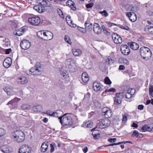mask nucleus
Instances as JSON below:
<instances>
[{"label":"nucleus","mask_w":153,"mask_h":153,"mask_svg":"<svg viewBox=\"0 0 153 153\" xmlns=\"http://www.w3.org/2000/svg\"><path fill=\"white\" fill-rule=\"evenodd\" d=\"M71 115L69 113H66L62 116V117H59V119L60 122L63 126L66 125H71L73 123Z\"/></svg>","instance_id":"obj_1"},{"label":"nucleus","mask_w":153,"mask_h":153,"mask_svg":"<svg viewBox=\"0 0 153 153\" xmlns=\"http://www.w3.org/2000/svg\"><path fill=\"white\" fill-rule=\"evenodd\" d=\"M41 64L40 62H37L35 65L27 72V74L32 75H37L41 71Z\"/></svg>","instance_id":"obj_2"},{"label":"nucleus","mask_w":153,"mask_h":153,"mask_svg":"<svg viewBox=\"0 0 153 153\" xmlns=\"http://www.w3.org/2000/svg\"><path fill=\"white\" fill-rule=\"evenodd\" d=\"M140 54L143 59H148L151 57L152 53L150 49L145 47L140 48L139 50Z\"/></svg>","instance_id":"obj_3"},{"label":"nucleus","mask_w":153,"mask_h":153,"mask_svg":"<svg viewBox=\"0 0 153 153\" xmlns=\"http://www.w3.org/2000/svg\"><path fill=\"white\" fill-rule=\"evenodd\" d=\"M13 135L17 142L20 143L25 140V136L24 133L21 130H18L14 131Z\"/></svg>","instance_id":"obj_4"},{"label":"nucleus","mask_w":153,"mask_h":153,"mask_svg":"<svg viewBox=\"0 0 153 153\" xmlns=\"http://www.w3.org/2000/svg\"><path fill=\"white\" fill-rule=\"evenodd\" d=\"M66 66L68 67L69 71L74 72L76 71L77 68L76 62L73 60L71 59H68L65 62Z\"/></svg>","instance_id":"obj_5"},{"label":"nucleus","mask_w":153,"mask_h":153,"mask_svg":"<svg viewBox=\"0 0 153 153\" xmlns=\"http://www.w3.org/2000/svg\"><path fill=\"white\" fill-rule=\"evenodd\" d=\"M92 102L90 100V94L88 92L84 95L82 102L80 103L81 105H83L85 108H87L88 107L91 105Z\"/></svg>","instance_id":"obj_6"},{"label":"nucleus","mask_w":153,"mask_h":153,"mask_svg":"<svg viewBox=\"0 0 153 153\" xmlns=\"http://www.w3.org/2000/svg\"><path fill=\"white\" fill-rule=\"evenodd\" d=\"M111 124L110 121L107 118H104L98 123L97 126L101 128L108 127Z\"/></svg>","instance_id":"obj_7"},{"label":"nucleus","mask_w":153,"mask_h":153,"mask_svg":"<svg viewBox=\"0 0 153 153\" xmlns=\"http://www.w3.org/2000/svg\"><path fill=\"white\" fill-rule=\"evenodd\" d=\"M40 19L38 16H35L29 18L28 19L29 23L31 25L37 26L39 25L40 22Z\"/></svg>","instance_id":"obj_8"},{"label":"nucleus","mask_w":153,"mask_h":153,"mask_svg":"<svg viewBox=\"0 0 153 153\" xmlns=\"http://www.w3.org/2000/svg\"><path fill=\"white\" fill-rule=\"evenodd\" d=\"M102 115L106 118H110L112 115V113L111 109L108 107H104L102 109Z\"/></svg>","instance_id":"obj_9"},{"label":"nucleus","mask_w":153,"mask_h":153,"mask_svg":"<svg viewBox=\"0 0 153 153\" xmlns=\"http://www.w3.org/2000/svg\"><path fill=\"white\" fill-rule=\"evenodd\" d=\"M31 148L28 145H22L19 149V153H30Z\"/></svg>","instance_id":"obj_10"},{"label":"nucleus","mask_w":153,"mask_h":153,"mask_svg":"<svg viewBox=\"0 0 153 153\" xmlns=\"http://www.w3.org/2000/svg\"><path fill=\"white\" fill-rule=\"evenodd\" d=\"M31 43L28 40L24 39L21 42L20 46L21 48L24 50L29 49L31 46Z\"/></svg>","instance_id":"obj_11"},{"label":"nucleus","mask_w":153,"mask_h":153,"mask_svg":"<svg viewBox=\"0 0 153 153\" xmlns=\"http://www.w3.org/2000/svg\"><path fill=\"white\" fill-rule=\"evenodd\" d=\"M103 87L102 85L96 82H94L93 85V89L95 91H103Z\"/></svg>","instance_id":"obj_12"},{"label":"nucleus","mask_w":153,"mask_h":153,"mask_svg":"<svg viewBox=\"0 0 153 153\" xmlns=\"http://www.w3.org/2000/svg\"><path fill=\"white\" fill-rule=\"evenodd\" d=\"M121 53L124 55H128L130 53V51L128 46L127 45H122L120 48Z\"/></svg>","instance_id":"obj_13"},{"label":"nucleus","mask_w":153,"mask_h":153,"mask_svg":"<svg viewBox=\"0 0 153 153\" xmlns=\"http://www.w3.org/2000/svg\"><path fill=\"white\" fill-rule=\"evenodd\" d=\"M112 38L114 42L116 44L121 43L122 42V38L117 34H113L112 36Z\"/></svg>","instance_id":"obj_14"},{"label":"nucleus","mask_w":153,"mask_h":153,"mask_svg":"<svg viewBox=\"0 0 153 153\" xmlns=\"http://www.w3.org/2000/svg\"><path fill=\"white\" fill-rule=\"evenodd\" d=\"M12 60L10 57L6 58L4 60L3 62V65L4 67L5 68H8L12 65Z\"/></svg>","instance_id":"obj_15"},{"label":"nucleus","mask_w":153,"mask_h":153,"mask_svg":"<svg viewBox=\"0 0 153 153\" xmlns=\"http://www.w3.org/2000/svg\"><path fill=\"white\" fill-rule=\"evenodd\" d=\"M44 40H49L52 39L53 37V34L51 32L47 31L44 33Z\"/></svg>","instance_id":"obj_16"},{"label":"nucleus","mask_w":153,"mask_h":153,"mask_svg":"<svg viewBox=\"0 0 153 153\" xmlns=\"http://www.w3.org/2000/svg\"><path fill=\"white\" fill-rule=\"evenodd\" d=\"M93 30L95 33L99 34L101 33L102 29L98 24L94 23L93 25Z\"/></svg>","instance_id":"obj_17"},{"label":"nucleus","mask_w":153,"mask_h":153,"mask_svg":"<svg viewBox=\"0 0 153 153\" xmlns=\"http://www.w3.org/2000/svg\"><path fill=\"white\" fill-rule=\"evenodd\" d=\"M126 16L128 17L132 22L135 21L137 19L136 14L134 12H127L126 13Z\"/></svg>","instance_id":"obj_18"},{"label":"nucleus","mask_w":153,"mask_h":153,"mask_svg":"<svg viewBox=\"0 0 153 153\" xmlns=\"http://www.w3.org/2000/svg\"><path fill=\"white\" fill-rule=\"evenodd\" d=\"M39 4L42 7L45 8V7H50L51 5V3L48 0H39Z\"/></svg>","instance_id":"obj_19"},{"label":"nucleus","mask_w":153,"mask_h":153,"mask_svg":"<svg viewBox=\"0 0 153 153\" xmlns=\"http://www.w3.org/2000/svg\"><path fill=\"white\" fill-rule=\"evenodd\" d=\"M1 151L4 153H10L12 151V148L8 146H4L0 148Z\"/></svg>","instance_id":"obj_20"},{"label":"nucleus","mask_w":153,"mask_h":153,"mask_svg":"<svg viewBox=\"0 0 153 153\" xmlns=\"http://www.w3.org/2000/svg\"><path fill=\"white\" fill-rule=\"evenodd\" d=\"M25 32V28L22 27L19 30H16L13 32V34L18 36H21Z\"/></svg>","instance_id":"obj_21"},{"label":"nucleus","mask_w":153,"mask_h":153,"mask_svg":"<svg viewBox=\"0 0 153 153\" xmlns=\"http://www.w3.org/2000/svg\"><path fill=\"white\" fill-rule=\"evenodd\" d=\"M67 6H68L74 11H75L76 7L75 6L74 3L71 0H69L66 2Z\"/></svg>","instance_id":"obj_22"},{"label":"nucleus","mask_w":153,"mask_h":153,"mask_svg":"<svg viewBox=\"0 0 153 153\" xmlns=\"http://www.w3.org/2000/svg\"><path fill=\"white\" fill-rule=\"evenodd\" d=\"M144 30L147 33L153 34V26L146 25L145 27Z\"/></svg>","instance_id":"obj_23"},{"label":"nucleus","mask_w":153,"mask_h":153,"mask_svg":"<svg viewBox=\"0 0 153 153\" xmlns=\"http://www.w3.org/2000/svg\"><path fill=\"white\" fill-rule=\"evenodd\" d=\"M42 7L39 4L35 5L33 8L37 12L39 13H42L44 12L45 10V9Z\"/></svg>","instance_id":"obj_24"},{"label":"nucleus","mask_w":153,"mask_h":153,"mask_svg":"<svg viewBox=\"0 0 153 153\" xmlns=\"http://www.w3.org/2000/svg\"><path fill=\"white\" fill-rule=\"evenodd\" d=\"M93 131L92 133V135L94 138L96 139L100 137V131L98 130H95L94 129H93Z\"/></svg>","instance_id":"obj_25"},{"label":"nucleus","mask_w":153,"mask_h":153,"mask_svg":"<svg viewBox=\"0 0 153 153\" xmlns=\"http://www.w3.org/2000/svg\"><path fill=\"white\" fill-rule=\"evenodd\" d=\"M128 45H129L131 48L134 50H137L139 48V45L134 42L128 43Z\"/></svg>","instance_id":"obj_26"},{"label":"nucleus","mask_w":153,"mask_h":153,"mask_svg":"<svg viewBox=\"0 0 153 153\" xmlns=\"http://www.w3.org/2000/svg\"><path fill=\"white\" fill-rule=\"evenodd\" d=\"M82 81L85 83H86L89 80V76L87 73L83 72L82 75Z\"/></svg>","instance_id":"obj_27"},{"label":"nucleus","mask_w":153,"mask_h":153,"mask_svg":"<svg viewBox=\"0 0 153 153\" xmlns=\"http://www.w3.org/2000/svg\"><path fill=\"white\" fill-rule=\"evenodd\" d=\"M18 82L19 83L21 84H25L27 82V79L26 77L22 76L18 78Z\"/></svg>","instance_id":"obj_28"},{"label":"nucleus","mask_w":153,"mask_h":153,"mask_svg":"<svg viewBox=\"0 0 153 153\" xmlns=\"http://www.w3.org/2000/svg\"><path fill=\"white\" fill-rule=\"evenodd\" d=\"M85 28L87 30H91L92 29V24L88 21L87 20L85 24Z\"/></svg>","instance_id":"obj_29"},{"label":"nucleus","mask_w":153,"mask_h":153,"mask_svg":"<svg viewBox=\"0 0 153 153\" xmlns=\"http://www.w3.org/2000/svg\"><path fill=\"white\" fill-rule=\"evenodd\" d=\"M48 148V145L47 143L45 142L41 146L40 151L41 152H44L47 151Z\"/></svg>","instance_id":"obj_30"},{"label":"nucleus","mask_w":153,"mask_h":153,"mask_svg":"<svg viewBox=\"0 0 153 153\" xmlns=\"http://www.w3.org/2000/svg\"><path fill=\"white\" fill-rule=\"evenodd\" d=\"M72 52L74 55L75 56H79L82 53V51L79 49H73Z\"/></svg>","instance_id":"obj_31"},{"label":"nucleus","mask_w":153,"mask_h":153,"mask_svg":"<svg viewBox=\"0 0 153 153\" xmlns=\"http://www.w3.org/2000/svg\"><path fill=\"white\" fill-rule=\"evenodd\" d=\"M93 124V122L91 121H88L86 123H84L82 126L84 127L90 128L92 127Z\"/></svg>","instance_id":"obj_32"},{"label":"nucleus","mask_w":153,"mask_h":153,"mask_svg":"<svg viewBox=\"0 0 153 153\" xmlns=\"http://www.w3.org/2000/svg\"><path fill=\"white\" fill-rule=\"evenodd\" d=\"M43 109L42 106L40 105H38L33 107L32 109L34 112H39Z\"/></svg>","instance_id":"obj_33"},{"label":"nucleus","mask_w":153,"mask_h":153,"mask_svg":"<svg viewBox=\"0 0 153 153\" xmlns=\"http://www.w3.org/2000/svg\"><path fill=\"white\" fill-rule=\"evenodd\" d=\"M114 61L111 57L108 56L105 60V64L107 65H110L114 63Z\"/></svg>","instance_id":"obj_34"},{"label":"nucleus","mask_w":153,"mask_h":153,"mask_svg":"<svg viewBox=\"0 0 153 153\" xmlns=\"http://www.w3.org/2000/svg\"><path fill=\"white\" fill-rule=\"evenodd\" d=\"M63 112L61 110H57L55 112H53L51 113V114H49V115L51 116H54L56 117H58L59 116V114H63Z\"/></svg>","instance_id":"obj_35"},{"label":"nucleus","mask_w":153,"mask_h":153,"mask_svg":"<svg viewBox=\"0 0 153 153\" xmlns=\"http://www.w3.org/2000/svg\"><path fill=\"white\" fill-rule=\"evenodd\" d=\"M18 98H15L14 99L10 101L7 104V105L9 104L12 105V106H13L16 105L17 102L19 101Z\"/></svg>","instance_id":"obj_36"},{"label":"nucleus","mask_w":153,"mask_h":153,"mask_svg":"<svg viewBox=\"0 0 153 153\" xmlns=\"http://www.w3.org/2000/svg\"><path fill=\"white\" fill-rule=\"evenodd\" d=\"M45 32L43 31H39L37 33V35L40 39H44Z\"/></svg>","instance_id":"obj_37"},{"label":"nucleus","mask_w":153,"mask_h":153,"mask_svg":"<svg viewBox=\"0 0 153 153\" xmlns=\"http://www.w3.org/2000/svg\"><path fill=\"white\" fill-rule=\"evenodd\" d=\"M21 108L23 110H28L30 108V106L28 104H24L21 106Z\"/></svg>","instance_id":"obj_38"},{"label":"nucleus","mask_w":153,"mask_h":153,"mask_svg":"<svg viewBox=\"0 0 153 153\" xmlns=\"http://www.w3.org/2000/svg\"><path fill=\"white\" fill-rule=\"evenodd\" d=\"M119 61L121 63H124L126 65H128L129 64V61L128 60L125 58H121L119 59Z\"/></svg>","instance_id":"obj_39"},{"label":"nucleus","mask_w":153,"mask_h":153,"mask_svg":"<svg viewBox=\"0 0 153 153\" xmlns=\"http://www.w3.org/2000/svg\"><path fill=\"white\" fill-rule=\"evenodd\" d=\"M135 92H132V93H131V91L128 90V92L125 95V97L126 98L129 99L131 98L132 96V95L134 94Z\"/></svg>","instance_id":"obj_40"},{"label":"nucleus","mask_w":153,"mask_h":153,"mask_svg":"<svg viewBox=\"0 0 153 153\" xmlns=\"http://www.w3.org/2000/svg\"><path fill=\"white\" fill-rule=\"evenodd\" d=\"M147 125L145 124L140 129H139L140 131L143 132L147 131Z\"/></svg>","instance_id":"obj_41"},{"label":"nucleus","mask_w":153,"mask_h":153,"mask_svg":"<svg viewBox=\"0 0 153 153\" xmlns=\"http://www.w3.org/2000/svg\"><path fill=\"white\" fill-rule=\"evenodd\" d=\"M61 75L65 79H67L69 77L68 73L66 71L61 72Z\"/></svg>","instance_id":"obj_42"},{"label":"nucleus","mask_w":153,"mask_h":153,"mask_svg":"<svg viewBox=\"0 0 153 153\" xmlns=\"http://www.w3.org/2000/svg\"><path fill=\"white\" fill-rule=\"evenodd\" d=\"M139 133L136 130H134V131L131 134V137H140V136H139Z\"/></svg>","instance_id":"obj_43"},{"label":"nucleus","mask_w":153,"mask_h":153,"mask_svg":"<svg viewBox=\"0 0 153 153\" xmlns=\"http://www.w3.org/2000/svg\"><path fill=\"white\" fill-rule=\"evenodd\" d=\"M99 13L101 14L102 16H104L105 17H107L109 15L108 13L105 10L102 11H100Z\"/></svg>","instance_id":"obj_44"},{"label":"nucleus","mask_w":153,"mask_h":153,"mask_svg":"<svg viewBox=\"0 0 153 153\" xmlns=\"http://www.w3.org/2000/svg\"><path fill=\"white\" fill-rule=\"evenodd\" d=\"M93 102H94V105L97 108L100 107V104L97 100L96 99L93 100Z\"/></svg>","instance_id":"obj_45"},{"label":"nucleus","mask_w":153,"mask_h":153,"mask_svg":"<svg viewBox=\"0 0 153 153\" xmlns=\"http://www.w3.org/2000/svg\"><path fill=\"white\" fill-rule=\"evenodd\" d=\"M147 130L148 132L153 131V125H147Z\"/></svg>","instance_id":"obj_46"},{"label":"nucleus","mask_w":153,"mask_h":153,"mask_svg":"<svg viewBox=\"0 0 153 153\" xmlns=\"http://www.w3.org/2000/svg\"><path fill=\"white\" fill-rule=\"evenodd\" d=\"M115 95L116 97L120 99H122L124 97V94L123 93H116Z\"/></svg>","instance_id":"obj_47"},{"label":"nucleus","mask_w":153,"mask_h":153,"mask_svg":"<svg viewBox=\"0 0 153 153\" xmlns=\"http://www.w3.org/2000/svg\"><path fill=\"white\" fill-rule=\"evenodd\" d=\"M149 92L150 94L153 97V85H151L149 87Z\"/></svg>","instance_id":"obj_48"},{"label":"nucleus","mask_w":153,"mask_h":153,"mask_svg":"<svg viewBox=\"0 0 153 153\" xmlns=\"http://www.w3.org/2000/svg\"><path fill=\"white\" fill-rule=\"evenodd\" d=\"M105 83L108 85H110L111 82L108 77H106L105 79Z\"/></svg>","instance_id":"obj_49"},{"label":"nucleus","mask_w":153,"mask_h":153,"mask_svg":"<svg viewBox=\"0 0 153 153\" xmlns=\"http://www.w3.org/2000/svg\"><path fill=\"white\" fill-rule=\"evenodd\" d=\"M114 102L116 103L117 104H120L121 102V99L116 97L114 99Z\"/></svg>","instance_id":"obj_50"},{"label":"nucleus","mask_w":153,"mask_h":153,"mask_svg":"<svg viewBox=\"0 0 153 153\" xmlns=\"http://www.w3.org/2000/svg\"><path fill=\"white\" fill-rule=\"evenodd\" d=\"M65 40L69 44L71 43V40L69 37L68 36H65L64 37Z\"/></svg>","instance_id":"obj_51"},{"label":"nucleus","mask_w":153,"mask_h":153,"mask_svg":"<svg viewBox=\"0 0 153 153\" xmlns=\"http://www.w3.org/2000/svg\"><path fill=\"white\" fill-rule=\"evenodd\" d=\"M107 23V25L109 27H110L113 26H116L117 25L116 24L110 22H108Z\"/></svg>","instance_id":"obj_52"},{"label":"nucleus","mask_w":153,"mask_h":153,"mask_svg":"<svg viewBox=\"0 0 153 153\" xmlns=\"http://www.w3.org/2000/svg\"><path fill=\"white\" fill-rule=\"evenodd\" d=\"M5 134L4 129L2 128H0V137L3 136Z\"/></svg>","instance_id":"obj_53"},{"label":"nucleus","mask_w":153,"mask_h":153,"mask_svg":"<svg viewBox=\"0 0 153 153\" xmlns=\"http://www.w3.org/2000/svg\"><path fill=\"white\" fill-rule=\"evenodd\" d=\"M105 91L107 92H115L116 91V90L114 88H111L110 89L105 90Z\"/></svg>","instance_id":"obj_54"},{"label":"nucleus","mask_w":153,"mask_h":153,"mask_svg":"<svg viewBox=\"0 0 153 153\" xmlns=\"http://www.w3.org/2000/svg\"><path fill=\"white\" fill-rule=\"evenodd\" d=\"M93 5L94 4L92 3H91L87 4L86 5V7L87 8H90L92 7Z\"/></svg>","instance_id":"obj_55"},{"label":"nucleus","mask_w":153,"mask_h":153,"mask_svg":"<svg viewBox=\"0 0 153 153\" xmlns=\"http://www.w3.org/2000/svg\"><path fill=\"white\" fill-rule=\"evenodd\" d=\"M116 138H110L108 139V141L111 143H113L115 142L116 141Z\"/></svg>","instance_id":"obj_56"},{"label":"nucleus","mask_w":153,"mask_h":153,"mask_svg":"<svg viewBox=\"0 0 153 153\" xmlns=\"http://www.w3.org/2000/svg\"><path fill=\"white\" fill-rule=\"evenodd\" d=\"M127 117L125 115H123L122 121L123 123H126L127 120Z\"/></svg>","instance_id":"obj_57"},{"label":"nucleus","mask_w":153,"mask_h":153,"mask_svg":"<svg viewBox=\"0 0 153 153\" xmlns=\"http://www.w3.org/2000/svg\"><path fill=\"white\" fill-rule=\"evenodd\" d=\"M120 144V143L119 142L117 143H114L112 144H110L108 145H106L105 146H114Z\"/></svg>","instance_id":"obj_58"},{"label":"nucleus","mask_w":153,"mask_h":153,"mask_svg":"<svg viewBox=\"0 0 153 153\" xmlns=\"http://www.w3.org/2000/svg\"><path fill=\"white\" fill-rule=\"evenodd\" d=\"M66 20L67 21V23L68 24V22H71V17L70 16H67L66 18Z\"/></svg>","instance_id":"obj_59"},{"label":"nucleus","mask_w":153,"mask_h":153,"mask_svg":"<svg viewBox=\"0 0 153 153\" xmlns=\"http://www.w3.org/2000/svg\"><path fill=\"white\" fill-rule=\"evenodd\" d=\"M120 27L121 29H123L126 30H129V28L127 26H121Z\"/></svg>","instance_id":"obj_60"},{"label":"nucleus","mask_w":153,"mask_h":153,"mask_svg":"<svg viewBox=\"0 0 153 153\" xmlns=\"http://www.w3.org/2000/svg\"><path fill=\"white\" fill-rule=\"evenodd\" d=\"M68 25L71 26V27H75L76 26V25L74 24L73 22L72 21L70 22V24H68Z\"/></svg>","instance_id":"obj_61"},{"label":"nucleus","mask_w":153,"mask_h":153,"mask_svg":"<svg viewBox=\"0 0 153 153\" xmlns=\"http://www.w3.org/2000/svg\"><path fill=\"white\" fill-rule=\"evenodd\" d=\"M50 146L51 147V152H53L54 150V146H53V144H50Z\"/></svg>","instance_id":"obj_62"},{"label":"nucleus","mask_w":153,"mask_h":153,"mask_svg":"<svg viewBox=\"0 0 153 153\" xmlns=\"http://www.w3.org/2000/svg\"><path fill=\"white\" fill-rule=\"evenodd\" d=\"M125 69V66L123 65H120L119 66V69L120 70H124Z\"/></svg>","instance_id":"obj_63"},{"label":"nucleus","mask_w":153,"mask_h":153,"mask_svg":"<svg viewBox=\"0 0 153 153\" xmlns=\"http://www.w3.org/2000/svg\"><path fill=\"white\" fill-rule=\"evenodd\" d=\"M126 153H132V151L131 149H128L125 151Z\"/></svg>","instance_id":"obj_64"}]
</instances>
